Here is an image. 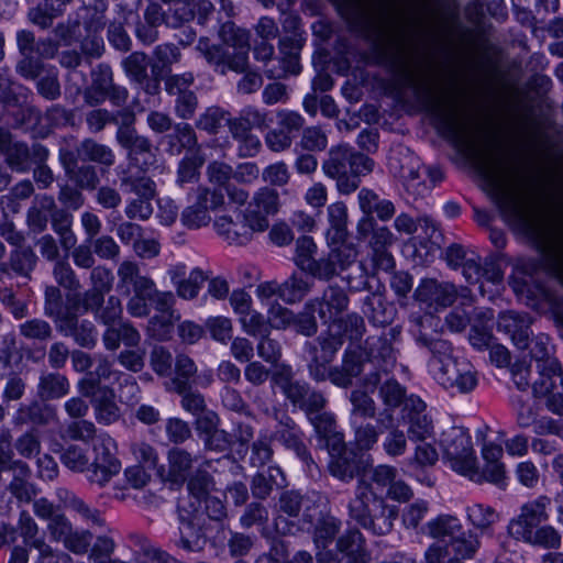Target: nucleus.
I'll use <instances>...</instances> for the list:
<instances>
[{"mask_svg": "<svg viewBox=\"0 0 563 563\" xmlns=\"http://www.w3.org/2000/svg\"><path fill=\"white\" fill-rule=\"evenodd\" d=\"M402 76L424 109L437 121L442 134L466 156L476 161L477 168L490 188L504 219L514 228L531 232L536 214L522 191L518 173L508 158L493 150H483L475 125L455 100L439 90L430 78L409 64L402 65Z\"/></svg>", "mask_w": 563, "mask_h": 563, "instance_id": "1", "label": "nucleus"}, {"mask_svg": "<svg viewBox=\"0 0 563 563\" xmlns=\"http://www.w3.org/2000/svg\"><path fill=\"white\" fill-rule=\"evenodd\" d=\"M432 325V318H418L417 329L413 330L416 342L431 353L430 366L434 378L445 389L455 390L460 394H468L477 386V373L474 366L464 358H456L452 355V346L445 341L437 338L433 333L426 331V325Z\"/></svg>", "mask_w": 563, "mask_h": 563, "instance_id": "2", "label": "nucleus"}, {"mask_svg": "<svg viewBox=\"0 0 563 563\" xmlns=\"http://www.w3.org/2000/svg\"><path fill=\"white\" fill-rule=\"evenodd\" d=\"M223 45L213 44L201 36L196 51L205 58L214 71L225 75L229 70L244 73L249 67L250 32L232 22L224 23L219 32Z\"/></svg>", "mask_w": 563, "mask_h": 563, "instance_id": "3", "label": "nucleus"}, {"mask_svg": "<svg viewBox=\"0 0 563 563\" xmlns=\"http://www.w3.org/2000/svg\"><path fill=\"white\" fill-rule=\"evenodd\" d=\"M347 514L365 530L375 536H386L394 527L396 511L385 500L377 496L371 483L360 477L353 497L347 504Z\"/></svg>", "mask_w": 563, "mask_h": 563, "instance_id": "4", "label": "nucleus"}, {"mask_svg": "<svg viewBox=\"0 0 563 563\" xmlns=\"http://www.w3.org/2000/svg\"><path fill=\"white\" fill-rule=\"evenodd\" d=\"M374 165L372 158L353 147L338 145L330 148L321 168L327 177L335 180L339 194L350 195L360 187L361 176L373 172Z\"/></svg>", "mask_w": 563, "mask_h": 563, "instance_id": "5", "label": "nucleus"}, {"mask_svg": "<svg viewBox=\"0 0 563 563\" xmlns=\"http://www.w3.org/2000/svg\"><path fill=\"white\" fill-rule=\"evenodd\" d=\"M396 330L390 329L388 333L380 335H369L362 351L368 364L375 369L366 373L362 378V385L366 389L376 388L382 382V374H388L397 363V353L393 346V340L396 338Z\"/></svg>", "mask_w": 563, "mask_h": 563, "instance_id": "6", "label": "nucleus"}, {"mask_svg": "<svg viewBox=\"0 0 563 563\" xmlns=\"http://www.w3.org/2000/svg\"><path fill=\"white\" fill-rule=\"evenodd\" d=\"M344 341L341 334H336L330 328L320 334L314 342L306 343V351L309 355L308 372L316 382L327 380L329 376L328 365L334 360Z\"/></svg>", "mask_w": 563, "mask_h": 563, "instance_id": "7", "label": "nucleus"}, {"mask_svg": "<svg viewBox=\"0 0 563 563\" xmlns=\"http://www.w3.org/2000/svg\"><path fill=\"white\" fill-rule=\"evenodd\" d=\"M114 440L108 434H100L93 443V460L89 462L86 477L89 483L106 486L111 478L119 474L121 462L114 454Z\"/></svg>", "mask_w": 563, "mask_h": 563, "instance_id": "8", "label": "nucleus"}, {"mask_svg": "<svg viewBox=\"0 0 563 563\" xmlns=\"http://www.w3.org/2000/svg\"><path fill=\"white\" fill-rule=\"evenodd\" d=\"M65 316L55 322L56 329L64 336L71 338L82 349H93L98 342V331L92 321L80 319L85 313L81 306H74V299L66 297Z\"/></svg>", "mask_w": 563, "mask_h": 563, "instance_id": "9", "label": "nucleus"}, {"mask_svg": "<svg viewBox=\"0 0 563 563\" xmlns=\"http://www.w3.org/2000/svg\"><path fill=\"white\" fill-rule=\"evenodd\" d=\"M550 504L551 499L544 495L523 504L520 514L508 525L509 536L518 541L529 543L538 526L549 519L547 509Z\"/></svg>", "mask_w": 563, "mask_h": 563, "instance_id": "10", "label": "nucleus"}, {"mask_svg": "<svg viewBox=\"0 0 563 563\" xmlns=\"http://www.w3.org/2000/svg\"><path fill=\"white\" fill-rule=\"evenodd\" d=\"M279 209V195L269 187L260 188L247 202L238 219L243 218L255 233H262L269 228L268 217Z\"/></svg>", "mask_w": 563, "mask_h": 563, "instance_id": "11", "label": "nucleus"}, {"mask_svg": "<svg viewBox=\"0 0 563 563\" xmlns=\"http://www.w3.org/2000/svg\"><path fill=\"white\" fill-rule=\"evenodd\" d=\"M440 444L453 471L463 474L475 459L472 440L462 427H449L441 433Z\"/></svg>", "mask_w": 563, "mask_h": 563, "instance_id": "12", "label": "nucleus"}, {"mask_svg": "<svg viewBox=\"0 0 563 563\" xmlns=\"http://www.w3.org/2000/svg\"><path fill=\"white\" fill-rule=\"evenodd\" d=\"M113 274L106 266H95L89 274L90 288L82 292L68 294L67 297L74 299V306H81L84 312L88 309H97L104 303V296L113 287Z\"/></svg>", "mask_w": 563, "mask_h": 563, "instance_id": "13", "label": "nucleus"}, {"mask_svg": "<svg viewBox=\"0 0 563 563\" xmlns=\"http://www.w3.org/2000/svg\"><path fill=\"white\" fill-rule=\"evenodd\" d=\"M179 540L177 545L188 552H199L207 543L206 518L197 508L179 509Z\"/></svg>", "mask_w": 563, "mask_h": 563, "instance_id": "14", "label": "nucleus"}, {"mask_svg": "<svg viewBox=\"0 0 563 563\" xmlns=\"http://www.w3.org/2000/svg\"><path fill=\"white\" fill-rule=\"evenodd\" d=\"M350 298L347 292L339 285H329L321 297L307 301V308L317 310L324 324H333L347 310Z\"/></svg>", "mask_w": 563, "mask_h": 563, "instance_id": "15", "label": "nucleus"}, {"mask_svg": "<svg viewBox=\"0 0 563 563\" xmlns=\"http://www.w3.org/2000/svg\"><path fill=\"white\" fill-rule=\"evenodd\" d=\"M415 298L426 308L438 311L453 305L457 298V289L450 282L426 278L416 288Z\"/></svg>", "mask_w": 563, "mask_h": 563, "instance_id": "16", "label": "nucleus"}, {"mask_svg": "<svg viewBox=\"0 0 563 563\" xmlns=\"http://www.w3.org/2000/svg\"><path fill=\"white\" fill-rule=\"evenodd\" d=\"M118 144L126 151V157L132 165L145 172L155 163V154L151 141L136 131H121L115 134Z\"/></svg>", "mask_w": 563, "mask_h": 563, "instance_id": "17", "label": "nucleus"}, {"mask_svg": "<svg viewBox=\"0 0 563 563\" xmlns=\"http://www.w3.org/2000/svg\"><path fill=\"white\" fill-rule=\"evenodd\" d=\"M389 172L402 180L407 190H417L421 185L420 168L421 162L409 148L398 147L394 150L388 158Z\"/></svg>", "mask_w": 563, "mask_h": 563, "instance_id": "18", "label": "nucleus"}, {"mask_svg": "<svg viewBox=\"0 0 563 563\" xmlns=\"http://www.w3.org/2000/svg\"><path fill=\"white\" fill-rule=\"evenodd\" d=\"M366 363L363 353L354 349H346L341 364L329 367L327 379L338 387L349 388L352 386L353 379L362 375Z\"/></svg>", "mask_w": 563, "mask_h": 563, "instance_id": "19", "label": "nucleus"}, {"mask_svg": "<svg viewBox=\"0 0 563 563\" xmlns=\"http://www.w3.org/2000/svg\"><path fill=\"white\" fill-rule=\"evenodd\" d=\"M118 283L117 290L125 296L132 291L134 294L150 295L154 290V280L142 275L137 263L133 261H123L117 269Z\"/></svg>", "mask_w": 563, "mask_h": 563, "instance_id": "20", "label": "nucleus"}, {"mask_svg": "<svg viewBox=\"0 0 563 563\" xmlns=\"http://www.w3.org/2000/svg\"><path fill=\"white\" fill-rule=\"evenodd\" d=\"M302 47L301 38L294 33L279 41V66L266 70L269 78H285L289 75H298L301 70L299 54Z\"/></svg>", "mask_w": 563, "mask_h": 563, "instance_id": "21", "label": "nucleus"}, {"mask_svg": "<svg viewBox=\"0 0 563 563\" xmlns=\"http://www.w3.org/2000/svg\"><path fill=\"white\" fill-rule=\"evenodd\" d=\"M82 397L89 398L96 420L101 424H112L120 418V408L115 402L113 388L78 390Z\"/></svg>", "mask_w": 563, "mask_h": 563, "instance_id": "22", "label": "nucleus"}, {"mask_svg": "<svg viewBox=\"0 0 563 563\" xmlns=\"http://www.w3.org/2000/svg\"><path fill=\"white\" fill-rule=\"evenodd\" d=\"M426 402L416 395H410L407 410L402 418L409 424L408 433L411 439L424 440L432 434V419L426 412Z\"/></svg>", "mask_w": 563, "mask_h": 563, "instance_id": "23", "label": "nucleus"}, {"mask_svg": "<svg viewBox=\"0 0 563 563\" xmlns=\"http://www.w3.org/2000/svg\"><path fill=\"white\" fill-rule=\"evenodd\" d=\"M329 452L331 455L329 471L332 476L342 482H350L361 475V460L353 450L345 448L344 441H342V446L336 448V451H333V446H331Z\"/></svg>", "mask_w": 563, "mask_h": 563, "instance_id": "24", "label": "nucleus"}, {"mask_svg": "<svg viewBox=\"0 0 563 563\" xmlns=\"http://www.w3.org/2000/svg\"><path fill=\"white\" fill-rule=\"evenodd\" d=\"M531 323L532 320L528 313L506 311L499 314L497 328L510 335L517 347L525 350L528 347Z\"/></svg>", "mask_w": 563, "mask_h": 563, "instance_id": "25", "label": "nucleus"}, {"mask_svg": "<svg viewBox=\"0 0 563 563\" xmlns=\"http://www.w3.org/2000/svg\"><path fill=\"white\" fill-rule=\"evenodd\" d=\"M47 155V150L40 144H34L30 148L23 143H14L5 153V161L12 170L24 173L33 164L44 163Z\"/></svg>", "mask_w": 563, "mask_h": 563, "instance_id": "26", "label": "nucleus"}, {"mask_svg": "<svg viewBox=\"0 0 563 563\" xmlns=\"http://www.w3.org/2000/svg\"><path fill=\"white\" fill-rule=\"evenodd\" d=\"M213 228L219 236H221L229 245L234 246L249 244L253 240L254 234H256L243 218L234 221L230 216H220L216 218Z\"/></svg>", "mask_w": 563, "mask_h": 563, "instance_id": "27", "label": "nucleus"}, {"mask_svg": "<svg viewBox=\"0 0 563 563\" xmlns=\"http://www.w3.org/2000/svg\"><path fill=\"white\" fill-rule=\"evenodd\" d=\"M378 397L384 405V415L389 422L394 420V411L398 408L402 409V413L407 410L410 395L407 389L395 378H388L379 385Z\"/></svg>", "mask_w": 563, "mask_h": 563, "instance_id": "28", "label": "nucleus"}, {"mask_svg": "<svg viewBox=\"0 0 563 563\" xmlns=\"http://www.w3.org/2000/svg\"><path fill=\"white\" fill-rule=\"evenodd\" d=\"M55 200L48 195H36L26 212V224L31 232L42 233L55 210Z\"/></svg>", "mask_w": 563, "mask_h": 563, "instance_id": "29", "label": "nucleus"}, {"mask_svg": "<svg viewBox=\"0 0 563 563\" xmlns=\"http://www.w3.org/2000/svg\"><path fill=\"white\" fill-rule=\"evenodd\" d=\"M364 537L356 529H350L336 541V550L343 555V563H367L369 555L364 548Z\"/></svg>", "mask_w": 563, "mask_h": 563, "instance_id": "30", "label": "nucleus"}, {"mask_svg": "<svg viewBox=\"0 0 563 563\" xmlns=\"http://www.w3.org/2000/svg\"><path fill=\"white\" fill-rule=\"evenodd\" d=\"M58 421L56 407L46 402L33 401L22 406L14 418L15 424L33 423L48 426Z\"/></svg>", "mask_w": 563, "mask_h": 563, "instance_id": "31", "label": "nucleus"}, {"mask_svg": "<svg viewBox=\"0 0 563 563\" xmlns=\"http://www.w3.org/2000/svg\"><path fill=\"white\" fill-rule=\"evenodd\" d=\"M358 206L366 216L375 213L382 221L390 220L395 213V205L388 200L380 198L374 190L362 188L357 195Z\"/></svg>", "mask_w": 563, "mask_h": 563, "instance_id": "32", "label": "nucleus"}, {"mask_svg": "<svg viewBox=\"0 0 563 563\" xmlns=\"http://www.w3.org/2000/svg\"><path fill=\"white\" fill-rule=\"evenodd\" d=\"M56 497L64 507L77 512L84 520L91 522L93 526L103 527L104 519L98 509L90 507L84 499L71 490L59 487L56 489Z\"/></svg>", "mask_w": 563, "mask_h": 563, "instance_id": "33", "label": "nucleus"}, {"mask_svg": "<svg viewBox=\"0 0 563 563\" xmlns=\"http://www.w3.org/2000/svg\"><path fill=\"white\" fill-rule=\"evenodd\" d=\"M70 389L68 378L57 372H44L38 377L37 397L43 400H54L65 397Z\"/></svg>", "mask_w": 563, "mask_h": 563, "instance_id": "34", "label": "nucleus"}, {"mask_svg": "<svg viewBox=\"0 0 563 563\" xmlns=\"http://www.w3.org/2000/svg\"><path fill=\"white\" fill-rule=\"evenodd\" d=\"M73 0H43L36 7L31 8L27 12L29 20L40 26L47 29L52 26L53 21L63 15L66 5Z\"/></svg>", "mask_w": 563, "mask_h": 563, "instance_id": "35", "label": "nucleus"}, {"mask_svg": "<svg viewBox=\"0 0 563 563\" xmlns=\"http://www.w3.org/2000/svg\"><path fill=\"white\" fill-rule=\"evenodd\" d=\"M462 526L457 517L441 514L429 520L422 528V532L431 539L441 541L448 540L449 543L451 539L460 532Z\"/></svg>", "mask_w": 563, "mask_h": 563, "instance_id": "36", "label": "nucleus"}, {"mask_svg": "<svg viewBox=\"0 0 563 563\" xmlns=\"http://www.w3.org/2000/svg\"><path fill=\"white\" fill-rule=\"evenodd\" d=\"M118 374L119 372L113 369V364L107 356L98 355L95 369L88 372L78 380L77 389L88 391L89 389L111 388L108 385L101 384V382L109 380Z\"/></svg>", "mask_w": 563, "mask_h": 563, "instance_id": "37", "label": "nucleus"}, {"mask_svg": "<svg viewBox=\"0 0 563 563\" xmlns=\"http://www.w3.org/2000/svg\"><path fill=\"white\" fill-rule=\"evenodd\" d=\"M197 374L195 362L186 354H177L175 358V376L166 383V389L174 393H185L191 388V379Z\"/></svg>", "mask_w": 563, "mask_h": 563, "instance_id": "38", "label": "nucleus"}, {"mask_svg": "<svg viewBox=\"0 0 563 563\" xmlns=\"http://www.w3.org/2000/svg\"><path fill=\"white\" fill-rule=\"evenodd\" d=\"M12 479L9 483V492L22 503H30L36 495L34 485L29 481L31 477L30 466L23 462L15 464V467L10 471Z\"/></svg>", "mask_w": 563, "mask_h": 563, "instance_id": "39", "label": "nucleus"}, {"mask_svg": "<svg viewBox=\"0 0 563 563\" xmlns=\"http://www.w3.org/2000/svg\"><path fill=\"white\" fill-rule=\"evenodd\" d=\"M285 485V477L279 467L269 466L257 473L251 482L252 495L257 499H266L275 487Z\"/></svg>", "mask_w": 563, "mask_h": 563, "instance_id": "40", "label": "nucleus"}, {"mask_svg": "<svg viewBox=\"0 0 563 563\" xmlns=\"http://www.w3.org/2000/svg\"><path fill=\"white\" fill-rule=\"evenodd\" d=\"M327 218L329 222L328 239L332 243L344 241L347 234V208L344 202L336 201L328 206Z\"/></svg>", "mask_w": 563, "mask_h": 563, "instance_id": "41", "label": "nucleus"}, {"mask_svg": "<svg viewBox=\"0 0 563 563\" xmlns=\"http://www.w3.org/2000/svg\"><path fill=\"white\" fill-rule=\"evenodd\" d=\"M167 143L166 151L170 155H180L184 150H192L197 146V136L191 125L188 123H177L173 126V132L165 136Z\"/></svg>", "mask_w": 563, "mask_h": 563, "instance_id": "42", "label": "nucleus"}, {"mask_svg": "<svg viewBox=\"0 0 563 563\" xmlns=\"http://www.w3.org/2000/svg\"><path fill=\"white\" fill-rule=\"evenodd\" d=\"M448 545L455 559L472 560L481 547V541L475 532L464 529L462 526L460 532L451 539Z\"/></svg>", "mask_w": 563, "mask_h": 563, "instance_id": "43", "label": "nucleus"}, {"mask_svg": "<svg viewBox=\"0 0 563 563\" xmlns=\"http://www.w3.org/2000/svg\"><path fill=\"white\" fill-rule=\"evenodd\" d=\"M313 282L302 273H294L280 284V298L286 302L301 301L312 289Z\"/></svg>", "mask_w": 563, "mask_h": 563, "instance_id": "44", "label": "nucleus"}, {"mask_svg": "<svg viewBox=\"0 0 563 563\" xmlns=\"http://www.w3.org/2000/svg\"><path fill=\"white\" fill-rule=\"evenodd\" d=\"M168 474L174 481L184 482L187 478L189 471L198 461L197 455L183 448H173L167 454Z\"/></svg>", "mask_w": 563, "mask_h": 563, "instance_id": "45", "label": "nucleus"}, {"mask_svg": "<svg viewBox=\"0 0 563 563\" xmlns=\"http://www.w3.org/2000/svg\"><path fill=\"white\" fill-rule=\"evenodd\" d=\"M78 155L84 161H90L106 167H110L115 162V155L111 147L98 143L93 139H85L77 148Z\"/></svg>", "mask_w": 563, "mask_h": 563, "instance_id": "46", "label": "nucleus"}, {"mask_svg": "<svg viewBox=\"0 0 563 563\" xmlns=\"http://www.w3.org/2000/svg\"><path fill=\"white\" fill-rule=\"evenodd\" d=\"M462 475L475 483L489 482L495 485H501L506 478V470L504 463L499 462L485 463L484 468L481 471L475 457Z\"/></svg>", "mask_w": 563, "mask_h": 563, "instance_id": "47", "label": "nucleus"}, {"mask_svg": "<svg viewBox=\"0 0 563 563\" xmlns=\"http://www.w3.org/2000/svg\"><path fill=\"white\" fill-rule=\"evenodd\" d=\"M51 224L54 232L59 238L60 246L68 251L75 246L77 238L73 231V216L64 209H58L55 206V210L51 217Z\"/></svg>", "mask_w": 563, "mask_h": 563, "instance_id": "48", "label": "nucleus"}, {"mask_svg": "<svg viewBox=\"0 0 563 563\" xmlns=\"http://www.w3.org/2000/svg\"><path fill=\"white\" fill-rule=\"evenodd\" d=\"M531 355L537 362V369L541 377H550L560 369L559 362L550 356L549 336L539 335L536 338Z\"/></svg>", "mask_w": 563, "mask_h": 563, "instance_id": "49", "label": "nucleus"}, {"mask_svg": "<svg viewBox=\"0 0 563 563\" xmlns=\"http://www.w3.org/2000/svg\"><path fill=\"white\" fill-rule=\"evenodd\" d=\"M309 419L317 434L327 440L329 448L333 446V451H336V448L342 446L343 435L335 431V419L333 415L329 412H318L310 416Z\"/></svg>", "mask_w": 563, "mask_h": 563, "instance_id": "50", "label": "nucleus"}, {"mask_svg": "<svg viewBox=\"0 0 563 563\" xmlns=\"http://www.w3.org/2000/svg\"><path fill=\"white\" fill-rule=\"evenodd\" d=\"M120 184L122 188H125L129 192L143 197L145 199H154L156 195L155 183L144 174H130L123 172L120 176Z\"/></svg>", "mask_w": 563, "mask_h": 563, "instance_id": "51", "label": "nucleus"}, {"mask_svg": "<svg viewBox=\"0 0 563 563\" xmlns=\"http://www.w3.org/2000/svg\"><path fill=\"white\" fill-rule=\"evenodd\" d=\"M351 422L372 419L376 415V405L374 399L364 390L354 389L350 394Z\"/></svg>", "mask_w": 563, "mask_h": 563, "instance_id": "52", "label": "nucleus"}, {"mask_svg": "<svg viewBox=\"0 0 563 563\" xmlns=\"http://www.w3.org/2000/svg\"><path fill=\"white\" fill-rule=\"evenodd\" d=\"M123 477L125 486L117 487V492L114 494V497L119 500H124L129 497V494L126 493L129 487L133 489H142L151 481V474L146 471V467L141 464L126 467L124 470Z\"/></svg>", "mask_w": 563, "mask_h": 563, "instance_id": "53", "label": "nucleus"}, {"mask_svg": "<svg viewBox=\"0 0 563 563\" xmlns=\"http://www.w3.org/2000/svg\"><path fill=\"white\" fill-rule=\"evenodd\" d=\"M332 325L339 328V331L335 333L341 334L343 341L346 338L350 342H360L366 332L364 318L356 312L341 317Z\"/></svg>", "mask_w": 563, "mask_h": 563, "instance_id": "54", "label": "nucleus"}, {"mask_svg": "<svg viewBox=\"0 0 563 563\" xmlns=\"http://www.w3.org/2000/svg\"><path fill=\"white\" fill-rule=\"evenodd\" d=\"M554 383L550 377H541L540 380H536L532 384L533 395L536 397H545L547 408L554 415H563V395L560 393H553Z\"/></svg>", "mask_w": 563, "mask_h": 563, "instance_id": "55", "label": "nucleus"}, {"mask_svg": "<svg viewBox=\"0 0 563 563\" xmlns=\"http://www.w3.org/2000/svg\"><path fill=\"white\" fill-rule=\"evenodd\" d=\"M180 221L187 229L198 230L209 225L212 218L207 208L194 196L190 205L183 210Z\"/></svg>", "mask_w": 563, "mask_h": 563, "instance_id": "56", "label": "nucleus"}, {"mask_svg": "<svg viewBox=\"0 0 563 563\" xmlns=\"http://www.w3.org/2000/svg\"><path fill=\"white\" fill-rule=\"evenodd\" d=\"M467 519L483 533L489 532L492 526L497 521L498 515L489 506L473 504L467 507Z\"/></svg>", "mask_w": 563, "mask_h": 563, "instance_id": "57", "label": "nucleus"}, {"mask_svg": "<svg viewBox=\"0 0 563 563\" xmlns=\"http://www.w3.org/2000/svg\"><path fill=\"white\" fill-rule=\"evenodd\" d=\"M37 262L31 247H19L10 254L9 266L18 275L29 277Z\"/></svg>", "mask_w": 563, "mask_h": 563, "instance_id": "58", "label": "nucleus"}, {"mask_svg": "<svg viewBox=\"0 0 563 563\" xmlns=\"http://www.w3.org/2000/svg\"><path fill=\"white\" fill-rule=\"evenodd\" d=\"M354 430V442L358 450L368 451L377 443L379 432L377 427L371 422L355 421L351 422Z\"/></svg>", "mask_w": 563, "mask_h": 563, "instance_id": "59", "label": "nucleus"}, {"mask_svg": "<svg viewBox=\"0 0 563 563\" xmlns=\"http://www.w3.org/2000/svg\"><path fill=\"white\" fill-rule=\"evenodd\" d=\"M88 312H92L103 324L112 325L121 319L123 308L120 298L112 295L97 309H88Z\"/></svg>", "mask_w": 563, "mask_h": 563, "instance_id": "60", "label": "nucleus"}, {"mask_svg": "<svg viewBox=\"0 0 563 563\" xmlns=\"http://www.w3.org/2000/svg\"><path fill=\"white\" fill-rule=\"evenodd\" d=\"M341 528V521L332 516L323 517L316 526L313 541L319 549H325Z\"/></svg>", "mask_w": 563, "mask_h": 563, "instance_id": "61", "label": "nucleus"}, {"mask_svg": "<svg viewBox=\"0 0 563 563\" xmlns=\"http://www.w3.org/2000/svg\"><path fill=\"white\" fill-rule=\"evenodd\" d=\"M208 275L201 268H194L188 277L178 283L176 286L177 295L185 300L195 299Z\"/></svg>", "mask_w": 563, "mask_h": 563, "instance_id": "62", "label": "nucleus"}, {"mask_svg": "<svg viewBox=\"0 0 563 563\" xmlns=\"http://www.w3.org/2000/svg\"><path fill=\"white\" fill-rule=\"evenodd\" d=\"M19 331L25 339L41 342L49 340L53 334L51 324L38 318L30 319L21 323Z\"/></svg>", "mask_w": 563, "mask_h": 563, "instance_id": "63", "label": "nucleus"}, {"mask_svg": "<svg viewBox=\"0 0 563 563\" xmlns=\"http://www.w3.org/2000/svg\"><path fill=\"white\" fill-rule=\"evenodd\" d=\"M430 506L427 500L417 499L407 505L401 512V520L407 529H418L427 517Z\"/></svg>", "mask_w": 563, "mask_h": 563, "instance_id": "64", "label": "nucleus"}]
</instances>
